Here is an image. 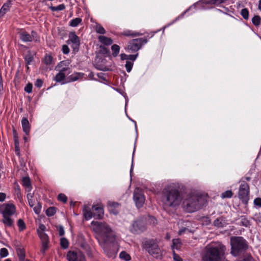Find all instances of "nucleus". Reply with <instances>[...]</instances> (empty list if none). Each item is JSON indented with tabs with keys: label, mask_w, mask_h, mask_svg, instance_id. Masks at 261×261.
Listing matches in <instances>:
<instances>
[{
	"label": "nucleus",
	"mask_w": 261,
	"mask_h": 261,
	"mask_svg": "<svg viewBox=\"0 0 261 261\" xmlns=\"http://www.w3.org/2000/svg\"><path fill=\"white\" fill-rule=\"evenodd\" d=\"M231 253L234 256H237L240 253L245 251L247 248L246 241L242 237H233L231 238Z\"/></svg>",
	"instance_id": "obj_5"
},
{
	"label": "nucleus",
	"mask_w": 261,
	"mask_h": 261,
	"mask_svg": "<svg viewBox=\"0 0 261 261\" xmlns=\"http://www.w3.org/2000/svg\"><path fill=\"white\" fill-rule=\"evenodd\" d=\"M144 247L148 253L156 258H160L162 252L158 244L153 240H149L145 242Z\"/></svg>",
	"instance_id": "obj_7"
},
{
	"label": "nucleus",
	"mask_w": 261,
	"mask_h": 261,
	"mask_svg": "<svg viewBox=\"0 0 261 261\" xmlns=\"http://www.w3.org/2000/svg\"><path fill=\"white\" fill-rule=\"evenodd\" d=\"M180 241L178 239H173L172 240V249L174 250L175 249L178 250L180 249Z\"/></svg>",
	"instance_id": "obj_28"
},
{
	"label": "nucleus",
	"mask_w": 261,
	"mask_h": 261,
	"mask_svg": "<svg viewBox=\"0 0 261 261\" xmlns=\"http://www.w3.org/2000/svg\"><path fill=\"white\" fill-rule=\"evenodd\" d=\"M148 41L146 37L132 39L129 41L126 49L135 53L140 49L142 46Z\"/></svg>",
	"instance_id": "obj_8"
},
{
	"label": "nucleus",
	"mask_w": 261,
	"mask_h": 261,
	"mask_svg": "<svg viewBox=\"0 0 261 261\" xmlns=\"http://www.w3.org/2000/svg\"><path fill=\"white\" fill-rule=\"evenodd\" d=\"M133 198L137 207L140 208L143 206L145 202V197L141 189L139 188H135Z\"/></svg>",
	"instance_id": "obj_10"
},
{
	"label": "nucleus",
	"mask_w": 261,
	"mask_h": 261,
	"mask_svg": "<svg viewBox=\"0 0 261 261\" xmlns=\"http://www.w3.org/2000/svg\"><path fill=\"white\" fill-rule=\"evenodd\" d=\"M133 63L130 61H126L125 64V68L127 72H129L132 69Z\"/></svg>",
	"instance_id": "obj_45"
},
{
	"label": "nucleus",
	"mask_w": 261,
	"mask_h": 261,
	"mask_svg": "<svg viewBox=\"0 0 261 261\" xmlns=\"http://www.w3.org/2000/svg\"><path fill=\"white\" fill-rule=\"evenodd\" d=\"M249 187L248 184L245 182L243 181L241 182L239 190V197L244 203H247L249 199Z\"/></svg>",
	"instance_id": "obj_9"
},
{
	"label": "nucleus",
	"mask_w": 261,
	"mask_h": 261,
	"mask_svg": "<svg viewBox=\"0 0 261 261\" xmlns=\"http://www.w3.org/2000/svg\"><path fill=\"white\" fill-rule=\"evenodd\" d=\"M121 35L125 36L134 37L141 36V35H142V34L139 32H137L133 31L132 30H125L123 32H122L121 33Z\"/></svg>",
	"instance_id": "obj_20"
},
{
	"label": "nucleus",
	"mask_w": 261,
	"mask_h": 261,
	"mask_svg": "<svg viewBox=\"0 0 261 261\" xmlns=\"http://www.w3.org/2000/svg\"><path fill=\"white\" fill-rule=\"evenodd\" d=\"M8 254V250L5 248H3L0 250V255L2 257H5Z\"/></svg>",
	"instance_id": "obj_47"
},
{
	"label": "nucleus",
	"mask_w": 261,
	"mask_h": 261,
	"mask_svg": "<svg viewBox=\"0 0 261 261\" xmlns=\"http://www.w3.org/2000/svg\"><path fill=\"white\" fill-rule=\"evenodd\" d=\"M33 59V58L31 55H27L25 57V61L28 65L31 64Z\"/></svg>",
	"instance_id": "obj_51"
},
{
	"label": "nucleus",
	"mask_w": 261,
	"mask_h": 261,
	"mask_svg": "<svg viewBox=\"0 0 261 261\" xmlns=\"http://www.w3.org/2000/svg\"><path fill=\"white\" fill-rule=\"evenodd\" d=\"M181 201L178 189L174 185H170L165 187L162 192V202L165 209L175 207Z\"/></svg>",
	"instance_id": "obj_2"
},
{
	"label": "nucleus",
	"mask_w": 261,
	"mask_h": 261,
	"mask_svg": "<svg viewBox=\"0 0 261 261\" xmlns=\"http://www.w3.org/2000/svg\"><path fill=\"white\" fill-rule=\"evenodd\" d=\"M119 257L125 261H129L131 259V257L126 252L123 251L119 254Z\"/></svg>",
	"instance_id": "obj_29"
},
{
	"label": "nucleus",
	"mask_w": 261,
	"mask_h": 261,
	"mask_svg": "<svg viewBox=\"0 0 261 261\" xmlns=\"http://www.w3.org/2000/svg\"><path fill=\"white\" fill-rule=\"evenodd\" d=\"M22 185L24 186L26 189H27V191L28 192H30L32 190V186L31 184V181L28 177H24L22 178Z\"/></svg>",
	"instance_id": "obj_24"
},
{
	"label": "nucleus",
	"mask_w": 261,
	"mask_h": 261,
	"mask_svg": "<svg viewBox=\"0 0 261 261\" xmlns=\"http://www.w3.org/2000/svg\"><path fill=\"white\" fill-rule=\"evenodd\" d=\"M99 244L116 240V234L111 226L106 222L93 221L91 223Z\"/></svg>",
	"instance_id": "obj_1"
},
{
	"label": "nucleus",
	"mask_w": 261,
	"mask_h": 261,
	"mask_svg": "<svg viewBox=\"0 0 261 261\" xmlns=\"http://www.w3.org/2000/svg\"><path fill=\"white\" fill-rule=\"evenodd\" d=\"M21 124L23 132L27 135H29L30 130V125L28 119L23 118L21 120Z\"/></svg>",
	"instance_id": "obj_18"
},
{
	"label": "nucleus",
	"mask_w": 261,
	"mask_h": 261,
	"mask_svg": "<svg viewBox=\"0 0 261 261\" xmlns=\"http://www.w3.org/2000/svg\"><path fill=\"white\" fill-rule=\"evenodd\" d=\"M186 232H191L192 231L191 230H190L189 229L185 227V228H183L182 229H181L180 230H179L178 234L181 235Z\"/></svg>",
	"instance_id": "obj_60"
},
{
	"label": "nucleus",
	"mask_w": 261,
	"mask_h": 261,
	"mask_svg": "<svg viewBox=\"0 0 261 261\" xmlns=\"http://www.w3.org/2000/svg\"><path fill=\"white\" fill-rule=\"evenodd\" d=\"M204 203V199L201 196L189 194L184 200L182 205L187 212L192 213L201 208Z\"/></svg>",
	"instance_id": "obj_4"
},
{
	"label": "nucleus",
	"mask_w": 261,
	"mask_h": 261,
	"mask_svg": "<svg viewBox=\"0 0 261 261\" xmlns=\"http://www.w3.org/2000/svg\"><path fill=\"white\" fill-rule=\"evenodd\" d=\"M110 211L111 213H112L115 215H116L118 213V211L112 209L113 207L116 208L117 207H118L119 206V204L118 203H116V202L110 203Z\"/></svg>",
	"instance_id": "obj_36"
},
{
	"label": "nucleus",
	"mask_w": 261,
	"mask_h": 261,
	"mask_svg": "<svg viewBox=\"0 0 261 261\" xmlns=\"http://www.w3.org/2000/svg\"><path fill=\"white\" fill-rule=\"evenodd\" d=\"M57 229L59 231V234L60 236H63L64 235L65 231L63 226L60 225L58 226Z\"/></svg>",
	"instance_id": "obj_55"
},
{
	"label": "nucleus",
	"mask_w": 261,
	"mask_h": 261,
	"mask_svg": "<svg viewBox=\"0 0 261 261\" xmlns=\"http://www.w3.org/2000/svg\"><path fill=\"white\" fill-rule=\"evenodd\" d=\"M214 224L218 227H223L226 225V223L223 217H219L216 219L214 222Z\"/></svg>",
	"instance_id": "obj_23"
},
{
	"label": "nucleus",
	"mask_w": 261,
	"mask_h": 261,
	"mask_svg": "<svg viewBox=\"0 0 261 261\" xmlns=\"http://www.w3.org/2000/svg\"><path fill=\"white\" fill-rule=\"evenodd\" d=\"M241 224L242 225L245 227H248L250 225V221L245 217L241 218Z\"/></svg>",
	"instance_id": "obj_42"
},
{
	"label": "nucleus",
	"mask_w": 261,
	"mask_h": 261,
	"mask_svg": "<svg viewBox=\"0 0 261 261\" xmlns=\"http://www.w3.org/2000/svg\"><path fill=\"white\" fill-rule=\"evenodd\" d=\"M3 223L6 226L11 227L14 225V220L11 218V216H3Z\"/></svg>",
	"instance_id": "obj_22"
},
{
	"label": "nucleus",
	"mask_w": 261,
	"mask_h": 261,
	"mask_svg": "<svg viewBox=\"0 0 261 261\" xmlns=\"http://www.w3.org/2000/svg\"><path fill=\"white\" fill-rule=\"evenodd\" d=\"M69 64H70V63L68 61H63L60 62L59 63L58 67H62V66L69 67Z\"/></svg>",
	"instance_id": "obj_52"
},
{
	"label": "nucleus",
	"mask_w": 261,
	"mask_h": 261,
	"mask_svg": "<svg viewBox=\"0 0 261 261\" xmlns=\"http://www.w3.org/2000/svg\"><path fill=\"white\" fill-rule=\"evenodd\" d=\"M58 67L60 68V69L59 70V72L62 73H66V75H68L71 72V69L69 67L62 66Z\"/></svg>",
	"instance_id": "obj_40"
},
{
	"label": "nucleus",
	"mask_w": 261,
	"mask_h": 261,
	"mask_svg": "<svg viewBox=\"0 0 261 261\" xmlns=\"http://www.w3.org/2000/svg\"><path fill=\"white\" fill-rule=\"evenodd\" d=\"M253 219L257 223H261V215L260 214L255 215Z\"/></svg>",
	"instance_id": "obj_58"
},
{
	"label": "nucleus",
	"mask_w": 261,
	"mask_h": 261,
	"mask_svg": "<svg viewBox=\"0 0 261 261\" xmlns=\"http://www.w3.org/2000/svg\"><path fill=\"white\" fill-rule=\"evenodd\" d=\"M62 50L64 54H68L70 51V49L67 45H63L62 46Z\"/></svg>",
	"instance_id": "obj_59"
},
{
	"label": "nucleus",
	"mask_w": 261,
	"mask_h": 261,
	"mask_svg": "<svg viewBox=\"0 0 261 261\" xmlns=\"http://www.w3.org/2000/svg\"><path fill=\"white\" fill-rule=\"evenodd\" d=\"M11 3L10 1L4 4L3 7L0 10V16H3L9 10L10 7Z\"/></svg>",
	"instance_id": "obj_25"
},
{
	"label": "nucleus",
	"mask_w": 261,
	"mask_h": 261,
	"mask_svg": "<svg viewBox=\"0 0 261 261\" xmlns=\"http://www.w3.org/2000/svg\"><path fill=\"white\" fill-rule=\"evenodd\" d=\"M58 199L60 201L66 203L67 200V197L65 194L61 193L58 195Z\"/></svg>",
	"instance_id": "obj_43"
},
{
	"label": "nucleus",
	"mask_w": 261,
	"mask_h": 261,
	"mask_svg": "<svg viewBox=\"0 0 261 261\" xmlns=\"http://www.w3.org/2000/svg\"><path fill=\"white\" fill-rule=\"evenodd\" d=\"M52 61V58L50 56H45L44 59V62L46 65L51 64Z\"/></svg>",
	"instance_id": "obj_48"
},
{
	"label": "nucleus",
	"mask_w": 261,
	"mask_h": 261,
	"mask_svg": "<svg viewBox=\"0 0 261 261\" xmlns=\"http://www.w3.org/2000/svg\"><path fill=\"white\" fill-rule=\"evenodd\" d=\"M15 151L16 155L19 156L20 155V150L19 148V144H15Z\"/></svg>",
	"instance_id": "obj_63"
},
{
	"label": "nucleus",
	"mask_w": 261,
	"mask_h": 261,
	"mask_svg": "<svg viewBox=\"0 0 261 261\" xmlns=\"http://www.w3.org/2000/svg\"><path fill=\"white\" fill-rule=\"evenodd\" d=\"M50 9L53 11H61V10H63L65 9V6L64 4H61V5H58L57 7L51 6L50 7Z\"/></svg>",
	"instance_id": "obj_39"
},
{
	"label": "nucleus",
	"mask_w": 261,
	"mask_h": 261,
	"mask_svg": "<svg viewBox=\"0 0 261 261\" xmlns=\"http://www.w3.org/2000/svg\"><path fill=\"white\" fill-rule=\"evenodd\" d=\"M41 205L39 203L34 206L33 208L34 211L36 214H39L41 212Z\"/></svg>",
	"instance_id": "obj_50"
},
{
	"label": "nucleus",
	"mask_w": 261,
	"mask_h": 261,
	"mask_svg": "<svg viewBox=\"0 0 261 261\" xmlns=\"http://www.w3.org/2000/svg\"><path fill=\"white\" fill-rule=\"evenodd\" d=\"M82 22V19L80 18H75L72 19L69 25L72 27H75L77 26Z\"/></svg>",
	"instance_id": "obj_32"
},
{
	"label": "nucleus",
	"mask_w": 261,
	"mask_h": 261,
	"mask_svg": "<svg viewBox=\"0 0 261 261\" xmlns=\"http://www.w3.org/2000/svg\"><path fill=\"white\" fill-rule=\"evenodd\" d=\"M41 242H49V237L45 232H39L38 233Z\"/></svg>",
	"instance_id": "obj_30"
},
{
	"label": "nucleus",
	"mask_w": 261,
	"mask_h": 261,
	"mask_svg": "<svg viewBox=\"0 0 261 261\" xmlns=\"http://www.w3.org/2000/svg\"><path fill=\"white\" fill-rule=\"evenodd\" d=\"M80 45V42L72 43V47L73 48V50L74 52H77L79 49V47Z\"/></svg>",
	"instance_id": "obj_53"
},
{
	"label": "nucleus",
	"mask_w": 261,
	"mask_h": 261,
	"mask_svg": "<svg viewBox=\"0 0 261 261\" xmlns=\"http://www.w3.org/2000/svg\"><path fill=\"white\" fill-rule=\"evenodd\" d=\"M241 14L244 19L247 20L249 18V12L246 8L243 9L241 10Z\"/></svg>",
	"instance_id": "obj_41"
},
{
	"label": "nucleus",
	"mask_w": 261,
	"mask_h": 261,
	"mask_svg": "<svg viewBox=\"0 0 261 261\" xmlns=\"http://www.w3.org/2000/svg\"><path fill=\"white\" fill-rule=\"evenodd\" d=\"M17 226L20 231H23L26 228L25 224L23 220L20 219L17 221Z\"/></svg>",
	"instance_id": "obj_34"
},
{
	"label": "nucleus",
	"mask_w": 261,
	"mask_h": 261,
	"mask_svg": "<svg viewBox=\"0 0 261 261\" xmlns=\"http://www.w3.org/2000/svg\"><path fill=\"white\" fill-rule=\"evenodd\" d=\"M19 38L23 42L32 41L31 35L25 31H21L19 32Z\"/></svg>",
	"instance_id": "obj_17"
},
{
	"label": "nucleus",
	"mask_w": 261,
	"mask_h": 261,
	"mask_svg": "<svg viewBox=\"0 0 261 261\" xmlns=\"http://www.w3.org/2000/svg\"><path fill=\"white\" fill-rule=\"evenodd\" d=\"M173 257L174 261H183L182 258L174 251H173Z\"/></svg>",
	"instance_id": "obj_57"
},
{
	"label": "nucleus",
	"mask_w": 261,
	"mask_h": 261,
	"mask_svg": "<svg viewBox=\"0 0 261 261\" xmlns=\"http://www.w3.org/2000/svg\"><path fill=\"white\" fill-rule=\"evenodd\" d=\"M49 242H42V248L41 249V251L43 253H44L45 251L47 249L48 246V244Z\"/></svg>",
	"instance_id": "obj_49"
},
{
	"label": "nucleus",
	"mask_w": 261,
	"mask_h": 261,
	"mask_svg": "<svg viewBox=\"0 0 261 261\" xmlns=\"http://www.w3.org/2000/svg\"><path fill=\"white\" fill-rule=\"evenodd\" d=\"M225 250V247L220 243L207 247L202 261H220Z\"/></svg>",
	"instance_id": "obj_3"
},
{
	"label": "nucleus",
	"mask_w": 261,
	"mask_h": 261,
	"mask_svg": "<svg viewBox=\"0 0 261 261\" xmlns=\"http://www.w3.org/2000/svg\"><path fill=\"white\" fill-rule=\"evenodd\" d=\"M138 56V54H137L136 55H128V60H130L133 61H134L137 59Z\"/></svg>",
	"instance_id": "obj_64"
},
{
	"label": "nucleus",
	"mask_w": 261,
	"mask_h": 261,
	"mask_svg": "<svg viewBox=\"0 0 261 261\" xmlns=\"http://www.w3.org/2000/svg\"><path fill=\"white\" fill-rule=\"evenodd\" d=\"M67 42L68 44L79 43L80 42V40L74 32H71L69 35V39L67 40Z\"/></svg>",
	"instance_id": "obj_19"
},
{
	"label": "nucleus",
	"mask_w": 261,
	"mask_h": 261,
	"mask_svg": "<svg viewBox=\"0 0 261 261\" xmlns=\"http://www.w3.org/2000/svg\"><path fill=\"white\" fill-rule=\"evenodd\" d=\"M16 212L15 206L11 203H8L5 205L4 210L1 213L3 216H11Z\"/></svg>",
	"instance_id": "obj_13"
},
{
	"label": "nucleus",
	"mask_w": 261,
	"mask_h": 261,
	"mask_svg": "<svg viewBox=\"0 0 261 261\" xmlns=\"http://www.w3.org/2000/svg\"><path fill=\"white\" fill-rule=\"evenodd\" d=\"M111 49L112 50V55L114 57L117 56L120 51L119 46L117 44H114L112 46Z\"/></svg>",
	"instance_id": "obj_31"
},
{
	"label": "nucleus",
	"mask_w": 261,
	"mask_h": 261,
	"mask_svg": "<svg viewBox=\"0 0 261 261\" xmlns=\"http://www.w3.org/2000/svg\"><path fill=\"white\" fill-rule=\"evenodd\" d=\"M254 203L255 205H257L261 207V198H256L254 200Z\"/></svg>",
	"instance_id": "obj_62"
},
{
	"label": "nucleus",
	"mask_w": 261,
	"mask_h": 261,
	"mask_svg": "<svg viewBox=\"0 0 261 261\" xmlns=\"http://www.w3.org/2000/svg\"><path fill=\"white\" fill-rule=\"evenodd\" d=\"M68 261H86L84 255L81 251H69L67 254Z\"/></svg>",
	"instance_id": "obj_12"
},
{
	"label": "nucleus",
	"mask_w": 261,
	"mask_h": 261,
	"mask_svg": "<svg viewBox=\"0 0 261 261\" xmlns=\"http://www.w3.org/2000/svg\"><path fill=\"white\" fill-rule=\"evenodd\" d=\"M17 253L19 257V261H25V254L24 249L21 248H18L17 249Z\"/></svg>",
	"instance_id": "obj_26"
},
{
	"label": "nucleus",
	"mask_w": 261,
	"mask_h": 261,
	"mask_svg": "<svg viewBox=\"0 0 261 261\" xmlns=\"http://www.w3.org/2000/svg\"><path fill=\"white\" fill-rule=\"evenodd\" d=\"M96 32L100 34H105L106 33V30L100 24H96L95 26Z\"/></svg>",
	"instance_id": "obj_33"
},
{
	"label": "nucleus",
	"mask_w": 261,
	"mask_h": 261,
	"mask_svg": "<svg viewBox=\"0 0 261 261\" xmlns=\"http://www.w3.org/2000/svg\"><path fill=\"white\" fill-rule=\"evenodd\" d=\"M56 213V209L54 207L48 208L46 211V214L48 216H53Z\"/></svg>",
	"instance_id": "obj_38"
},
{
	"label": "nucleus",
	"mask_w": 261,
	"mask_h": 261,
	"mask_svg": "<svg viewBox=\"0 0 261 261\" xmlns=\"http://www.w3.org/2000/svg\"><path fill=\"white\" fill-rule=\"evenodd\" d=\"M30 35L32 38V41H33V40H34L35 42H37L38 41V37L37 33L35 31H32L31 34Z\"/></svg>",
	"instance_id": "obj_56"
},
{
	"label": "nucleus",
	"mask_w": 261,
	"mask_h": 261,
	"mask_svg": "<svg viewBox=\"0 0 261 261\" xmlns=\"http://www.w3.org/2000/svg\"><path fill=\"white\" fill-rule=\"evenodd\" d=\"M260 21L261 18L258 15L254 16L252 19V23L255 26H258Z\"/></svg>",
	"instance_id": "obj_37"
},
{
	"label": "nucleus",
	"mask_w": 261,
	"mask_h": 261,
	"mask_svg": "<svg viewBox=\"0 0 261 261\" xmlns=\"http://www.w3.org/2000/svg\"><path fill=\"white\" fill-rule=\"evenodd\" d=\"M43 82L41 79H37L35 83V86L36 87L40 88L42 87Z\"/></svg>",
	"instance_id": "obj_61"
},
{
	"label": "nucleus",
	"mask_w": 261,
	"mask_h": 261,
	"mask_svg": "<svg viewBox=\"0 0 261 261\" xmlns=\"http://www.w3.org/2000/svg\"><path fill=\"white\" fill-rule=\"evenodd\" d=\"M46 229V226L44 224H40L39 228L37 229V233H39V232H44Z\"/></svg>",
	"instance_id": "obj_54"
},
{
	"label": "nucleus",
	"mask_w": 261,
	"mask_h": 261,
	"mask_svg": "<svg viewBox=\"0 0 261 261\" xmlns=\"http://www.w3.org/2000/svg\"><path fill=\"white\" fill-rule=\"evenodd\" d=\"M60 244L61 246L64 248H66L68 247V242L67 240L65 238H62L61 239Z\"/></svg>",
	"instance_id": "obj_44"
},
{
	"label": "nucleus",
	"mask_w": 261,
	"mask_h": 261,
	"mask_svg": "<svg viewBox=\"0 0 261 261\" xmlns=\"http://www.w3.org/2000/svg\"><path fill=\"white\" fill-rule=\"evenodd\" d=\"M92 211V210H91L89 206L86 205L84 206L83 212L84 217L86 220H89L93 217V213Z\"/></svg>",
	"instance_id": "obj_16"
},
{
	"label": "nucleus",
	"mask_w": 261,
	"mask_h": 261,
	"mask_svg": "<svg viewBox=\"0 0 261 261\" xmlns=\"http://www.w3.org/2000/svg\"><path fill=\"white\" fill-rule=\"evenodd\" d=\"M233 195V193L231 190H227L226 191H225L224 192H223L221 195V197L222 198H231Z\"/></svg>",
	"instance_id": "obj_35"
},
{
	"label": "nucleus",
	"mask_w": 261,
	"mask_h": 261,
	"mask_svg": "<svg viewBox=\"0 0 261 261\" xmlns=\"http://www.w3.org/2000/svg\"><path fill=\"white\" fill-rule=\"evenodd\" d=\"M84 74L82 72H74L71 75L68 76L65 83H70L76 81L83 78Z\"/></svg>",
	"instance_id": "obj_15"
},
{
	"label": "nucleus",
	"mask_w": 261,
	"mask_h": 261,
	"mask_svg": "<svg viewBox=\"0 0 261 261\" xmlns=\"http://www.w3.org/2000/svg\"><path fill=\"white\" fill-rule=\"evenodd\" d=\"M99 245L102 248L105 253L109 257H115L119 250V245L116 240L107 241Z\"/></svg>",
	"instance_id": "obj_6"
},
{
	"label": "nucleus",
	"mask_w": 261,
	"mask_h": 261,
	"mask_svg": "<svg viewBox=\"0 0 261 261\" xmlns=\"http://www.w3.org/2000/svg\"><path fill=\"white\" fill-rule=\"evenodd\" d=\"M146 229V226L142 221H135L130 226L129 230L133 233H140Z\"/></svg>",
	"instance_id": "obj_11"
},
{
	"label": "nucleus",
	"mask_w": 261,
	"mask_h": 261,
	"mask_svg": "<svg viewBox=\"0 0 261 261\" xmlns=\"http://www.w3.org/2000/svg\"><path fill=\"white\" fill-rule=\"evenodd\" d=\"M98 39L101 43L106 45H111L113 43V40L110 38L105 36H99Z\"/></svg>",
	"instance_id": "obj_21"
},
{
	"label": "nucleus",
	"mask_w": 261,
	"mask_h": 261,
	"mask_svg": "<svg viewBox=\"0 0 261 261\" xmlns=\"http://www.w3.org/2000/svg\"><path fill=\"white\" fill-rule=\"evenodd\" d=\"M66 75V73L59 72L54 77V80L57 82H61L65 79Z\"/></svg>",
	"instance_id": "obj_27"
},
{
	"label": "nucleus",
	"mask_w": 261,
	"mask_h": 261,
	"mask_svg": "<svg viewBox=\"0 0 261 261\" xmlns=\"http://www.w3.org/2000/svg\"><path fill=\"white\" fill-rule=\"evenodd\" d=\"M92 210L93 213V217L95 219H100L102 218L104 214V211L101 206L93 205L92 206Z\"/></svg>",
	"instance_id": "obj_14"
},
{
	"label": "nucleus",
	"mask_w": 261,
	"mask_h": 261,
	"mask_svg": "<svg viewBox=\"0 0 261 261\" xmlns=\"http://www.w3.org/2000/svg\"><path fill=\"white\" fill-rule=\"evenodd\" d=\"M32 84L29 83L24 87V91L28 93H31L32 91Z\"/></svg>",
	"instance_id": "obj_46"
}]
</instances>
